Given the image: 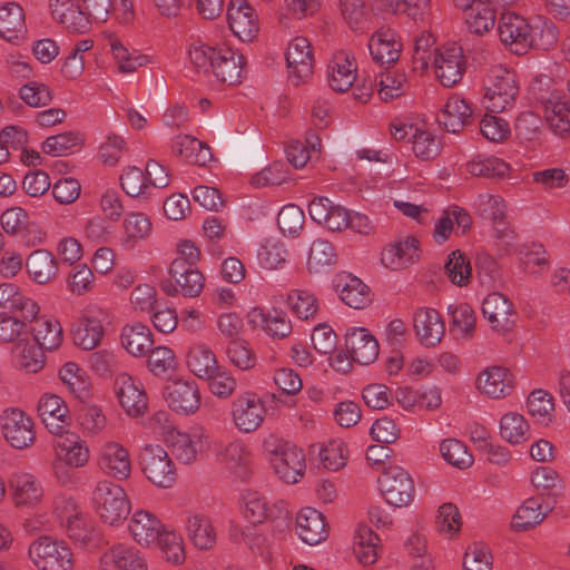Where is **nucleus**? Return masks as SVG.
Wrapping results in <instances>:
<instances>
[{
    "mask_svg": "<svg viewBox=\"0 0 570 570\" xmlns=\"http://www.w3.org/2000/svg\"><path fill=\"white\" fill-rule=\"evenodd\" d=\"M435 75L444 87L455 86L465 71V60L461 47L451 45L435 52Z\"/></svg>",
    "mask_w": 570,
    "mask_h": 570,
    "instance_id": "obj_10",
    "label": "nucleus"
},
{
    "mask_svg": "<svg viewBox=\"0 0 570 570\" xmlns=\"http://www.w3.org/2000/svg\"><path fill=\"white\" fill-rule=\"evenodd\" d=\"M465 22L471 32L482 36L494 27L495 11L489 4L473 0L466 9Z\"/></svg>",
    "mask_w": 570,
    "mask_h": 570,
    "instance_id": "obj_42",
    "label": "nucleus"
},
{
    "mask_svg": "<svg viewBox=\"0 0 570 570\" xmlns=\"http://www.w3.org/2000/svg\"><path fill=\"white\" fill-rule=\"evenodd\" d=\"M147 360L148 368L157 376H163L176 368V357L174 352L166 346L150 348Z\"/></svg>",
    "mask_w": 570,
    "mask_h": 570,
    "instance_id": "obj_58",
    "label": "nucleus"
},
{
    "mask_svg": "<svg viewBox=\"0 0 570 570\" xmlns=\"http://www.w3.org/2000/svg\"><path fill=\"white\" fill-rule=\"evenodd\" d=\"M414 330L422 344L435 346L444 335L445 326L441 314L434 308H419L414 314Z\"/></svg>",
    "mask_w": 570,
    "mask_h": 570,
    "instance_id": "obj_19",
    "label": "nucleus"
},
{
    "mask_svg": "<svg viewBox=\"0 0 570 570\" xmlns=\"http://www.w3.org/2000/svg\"><path fill=\"white\" fill-rule=\"evenodd\" d=\"M419 257V240L409 236L405 240L386 248L382 255V262L392 269H400L414 263Z\"/></svg>",
    "mask_w": 570,
    "mask_h": 570,
    "instance_id": "obj_32",
    "label": "nucleus"
},
{
    "mask_svg": "<svg viewBox=\"0 0 570 570\" xmlns=\"http://www.w3.org/2000/svg\"><path fill=\"white\" fill-rule=\"evenodd\" d=\"M168 274L185 297H197L204 288L205 277L202 272L196 267L186 266L181 261H173Z\"/></svg>",
    "mask_w": 570,
    "mask_h": 570,
    "instance_id": "obj_26",
    "label": "nucleus"
},
{
    "mask_svg": "<svg viewBox=\"0 0 570 570\" xmlns=\"http://www.w3.org/2000/svg\"><path fill=\"white\" fill-rule=\"evenodd\" d=\"M217 53L210 68L216 79L228 86L239 83L246 65L245 57L229 47L218 48Z\"/></svg>",
    "mask_w": 570,
    "mask_h": 570,
    "instance_id": "obj_17",
    "label": "nucleus"
},
{
    "mask_svg": "<svg viewBox=\"0 0 570 570\" xmlns=\"http://www.w3.org/2000/svg\"><path fill=\"white\" fill-rule=\"evenodd\" d=\"M345 347L351 358L361 365L373 363L380 352L376 338L364 327H354L346 332Z\"/></svg>",
    "mask_w": 570,
    "mask_h": 570,
    "instance_id": "obj_16",
    "label": "nucleus"
},
{
    "mask_svg": "<svg viewBox=\"0 0 570 570\" xmlns=\"http://www.w3.org/2000/svg\"><path fill=\"white\" fill-rule=\"evenodd\" d=\"M82 142L79 134L72 131L62 132L48 137L42 144L43 153L52 156H62L71 153L75 147Z\"/></svg>",
    "mask_w": 570,
    "mask_h": 570,
    "instance_id": "obj_56",
    "label": "nucleus"
},
{
    "mask_svg": "<svg viewBox=\"0 0 570 570\" xmlns=\"http://www.w3.org/2000/svg\"><path fill=\"white\" fill-rule=\"evenodd\" d=\"M189 540L200 550H209L216 544V531L208 517L190 514L186 521Z\"/></svg>",
    "mask_w": 570,
    "mask_h": 570,
    "instance_id": "obj_36",
    "label": "nucleus"
},
{
    "mask_svg": "<svg viewBox=\"0 0 570 570\" xmlns=\"http://www.w3.org/2000/svg\"><path fill=\"white\" fill-rule=\"evenodd\" d=\"M296 528L302 541L308 546L318 544L328 533L324 515L308 507L297 513Z\"/></svg>",
    "mask_w": 570,
    "mask_h": 570,
    "instance_id": "obj_22",
    "label": "nucleus"
},
{
    "mask_svg": "<svg viewBox=\"0 0 570 570\" xmlns=\"http://www.w3.org/2000/svg\"><path fill=\"white\" fill-rule=\"evenodd\" d=\"M227 21L233 33L244 42H252L259 32L257 13L247 0L228 2Z\"/></svg>",
    "mask_w": 570,
    "mask_h": 570,
    "instance_id": "obj_8",
    "label": "nucleus"
},
{
    "mask_svg": "<svg viewBox=\"0 0 570 570\" xmlns=\"http://www.w3.org/2000/svg\"><path fill=\"white\" fill-rule=\"evenodd\" d=\"M92 501L101 520L110 525L125 520L130 512L125 490L110 481H101L97 484Z\"/></svg>",
    "mask_w": 570,
    "mask_h": 570,
    "instance_id": "obj_3",
    "label": "nucleus"
},
{
    "mask_svg": "<svg viewBox=\"0 0 570 570\" xmlns=\"http://www.w3.org/2000/svg\"><path fill=\"white\" fill-rule=\"evenodd\" d=\"M542 502L537 498H530L523 502L517 510L511 521L512 530L517 532L528 531L540 524L547 517V512H542Z\"/></svg>",
    "mask_w": 570,
    "mask_h": 570,
    "instance_id": "obj_44",
    "label": "nucleus"
},
{
    "mask_svg": "<svg viewBox=\"0 0 570 570\" xmlns=\"http://www.w3.org/2000/svg\"><path fill=\"white\" fill-rule=\"evenodd\" d=\"M341 14L353 30L364 28L367 10L364 0H338Z\"/></svg>",
    "mask_w": 570,
    "mask_h": 570,
    "instance_id": "obj_59",
    "label": "nucleus"
},
{
    "mask_svg": "<svg viewBox=\"0 0 570 570\" xmlns=\"http://www.w3.org/2000/svg\"><path fill=\"white\" fill-rule=\"evenodd\" d=\"M402 45L391 29L377 30L368 41V49L374 61L384 66L395 63L401 53Z\"/></svg>",
    "mask_w": 570,
    "mask_h": 570,
    "instance_id": "obj_24",
    "label": "nucleus"
},
{
    "mask_svg": "<svg viewBox=\"0 0 570 570\" xmlns=\"http://www.w3.org/2000/svg\"><path fill=\"white\" fill-rule=\"evenodd\" d=\"M121 344L129 354L140 357L150 351L154 344L153 334L141 323L126 325L121 331Z\"/></svg>",
    "mask_w": 570,
    "mask_h": 570,
    "instance_id": "obj_35",
    "label": "nucleus"
},
{
    "mask_svg": "<svg viewBox=\"0 0 570 570\" xmlns=\"http://www.w3.org/2000/svg\"><path fill=\"white\" fill-rule=\"evenodd\" d=\"M341 284V299L350 307L360 309L371 303L370 288L360 278L346 275L340 279L337 287Z\"/></svg>",
    "mask_w": 570,
    "mask_h": 570,
    "instance_id": "obj_43",
    "label": "nucleus"
},
{
    "mask_svg": "<svg viewBox=\"0 0 570 570\" xmlns=\"http://www.w3.org/2000/svg\"><path fill=\"white\" fill-rule=\"evenodd\" d=\"M117 397L125 412L138 417L147 410V395L141 386L137 385L127 373L119 374L115 380Z\"/></svg>",
    "mask_w": 570,
    "mask_h": 570,
    "instance_id": "obj_18",
    "label": "nucleus"
},
{
    "mask_svg": "<svg viewBox=\"0 0 570 570\" xmlns=\"http://www.w3.org/2000/svg\"><path fill=\"white\" fill-rule=\"evenodd\" d=\"M29 276L38 284L51 282L58 273V262L47 249L33 250L26 261Z\"/></svg>",
    "mask_w": 570,
    "mask_h": 570,
    "instance_id": "obj_31",
    "label": "nucleus"
},
{
    "mask_svg": "<svg viewBox=\"0 0 570 570\" xmlns=\"http://www.w3.org/2000/svg\"><path fill=\"white\" fill-rule=\"evenodd\" d=\"M445 274L458 286H464L471 277L469 258L459 249L452 252L444 266Z\"/></svg>",
    "mask_w": 570,
    "mask_h": 570,
    "instance_id": "obj_52",
    "label": "nucleus"
},
{
    "mask_svg": "<svg viewBox=\"0 0 570 570\" xmlns=\"http://www.w3.org/2000/svg\"><path fill=\"white\" fill-rule=\"evenodd\" d=\"M305 222L304 212L299 206L288 204L284 206L277 216V224L284 235L298 236Z\"/></svg>",
    "mask_w": 570,
    "mask_h": 570,
    "instance_id": "obj_54",
    "label": "nucleus"
},
{
    "mask_svg": "<svg viewBox=\"0 0 570 570\" xmlns=\"http://www.w3.org/2000/svg\"><path fill=\"white\" fill-rule=\"evenodd\" d=\"M6 441L14 449L23 450L35 443L33 422L19 409H8L0 416Z\"/></svg>",
    "mask_w": 570,
    "mask_h": 570,
    "instance_id": "obj_6",
    "label": "nucleus"
},
{
    "mask_svg": "<svg viewBox=\"0 0 570 570\" xmlns=\"http://www.w3.org/2000/svg\"><path fill=\"white\" fill-rule=\"evenodd\" d=\"M165 399L169 407L180 414L194 413L200 405L199 390L194 381H173L165 389Z\"/></svg>",
    "mask_w": 570,
    "mask_h": 570,
    "instance_id": "obj_15",
    "label": "nucleus"
},
{
    "mask_svg": "<svg viewBox=\"0 0 570 570\" xmlns=\"http://www.w3.org/2000/svg\"><path fill=\"white\" fill-rule=\"evenodd\" d=\"M73 343L87 351L95 348L104 336V326L96 316H85L71 331Z\"/></svg>",
    "mask_w": 570,
    "mask_h": 570,
    "instance_id": "obj_39",
    "label": "nucleus"
},
{
    "mask_svg": "<svg viewBox=\"0 0 570 570\" xmlns=\"http://www.w3.org/2000/svg\"><path fill=\"white\" fill-rule=\"evenodd\" d=\"M472 109L466 100L459 96H452L448 99L443 109L438 114L439 125L448 132H460L471 120Z\"/></svg>",
    "mask_w": 570,
    "mask_h": 570,
    "instance_id": "obj_23",
    "label": "nucleus"
},
{
    "mask_svg": "<svg viewBox=\"0 0 570 570\" xmlns=\"http://www.w3.org/2000/svg\"><path fill=\"white\" fill-rule=\"evenodd\" d=\"M101 564L119 570H147L142 558L122 544L112 547L101 556Z\"/></svg>",
    "mask_w": 570,
    "mask_h": 570,
    "instance_id": "obj_41",
    "label": "nucleus"
},
{
    "mask_svg": "<svg viewBox=\"0 0 570 570\" xmlns=\"http://www.w3.org/2000/svg\"><path fill=\"white\" fill-rule=\"evenodd\" d=\"M544 118L551 130L561 137L570 134V100L551 96L543 102Z\"/></svg>",
    "mask_w": 570,
    "mask_h": 570,
    "instance_id": "obj_28",
    "label": "nucleus"
},
{
    "mask_svg": "<svg viewBox=\"0 0 570 570\" xmlns=\"http://www.w3.org/2000/svg\"><path fill=\"white\" fill-rule=\"evenodd\" d=\"M9 488L17 505L33 507L43 494L41 485L29 473H13L9 479Z\"/></svg>",
    "mask_w": 570,
    "mask_h": 570,
    "instance_id": "obj_27",
    "label": "nucleus"
},
{
    "mask_svg": "<svg viewBox=\"0 0 570 570\" xmlns=\"http://www.w3.org/2000/svg\"><path fill=\"white\" fill-rule=\"evenodd\" d=\"M28 556L38 570H72L73 554L63 542L42 535L29 546Z\"/></svg>",
    "mask_w": 570,
    "mask_h": 570,
    "instance_id": "obj_2",
    "label": "nucleus"
},
{
    "mask_svg": "<svg viewBox=\"0 0 570 570\" xmlns=\"http://www.w3.org/2000/svg\"><path fill=\"white\" fill-rule=\"evenodd\" d=\"M379 488L385 501L395 507H407L414 498V482L403 468L390 465L384 469L377 480Z\"/></svg>",
    "mask_w": 570,
    "mask_h": 570,
    "instance_id": "obj_4",
    "label": "nucleus"
},
{
    "mask_svg": "<svg viewBox=\"0 0 570 570\" xmlns=\"http://www.w3.org/2000/svg\"><path fill=\"white\" fill-rule=\"evenodd\" d=\"M20 98L30 107H43L51 102L52 94L48 86L36 81L23 85L19 90Z\"/></svg>",
    "mask_w": 570,
    "mask_h": 570,
    "instance_id": "obj_63",
    "label": "nucleus"
},
{
    "mask_svg": "<svg viewBox=\"0 0 570 570\" xmlns=\"http://www.w3.org/2000/svg\"><path fill=\"white\" fill-rule=\"evenodd\" d=\"M466 170L475 177L495 179L507 176L510 166L500 158L479 155L466 164Z\"/></svg>",
    "mask_w": 570,
    "mask_h": 570,
    "instance_id": "obj_45",
    "label": "nucleus"
},
{
    "mask_svg": "<svg viewBox=\"0 0 570 570\" xmlns=\"http://www.w3.org/2000/svg\"><path fill=\"white\" fill-rule=\"evenodd\" d=\"M187 365L199 379L210 377L218 367L215 354L204 345H197L189 350Z\"/></svg>",
    "mask_w": 570,
    "mask_h": 570,
    "instance_id": "obj_46",
    "label": "nucleus"
},
{
    "mask_svg": "<svg viewBox=\"0 0 570 570\" xmlns=\"http://www.w3.org/2000/svg\"><path fill=\"white\" fill-rule=\"evenodd\" d=\"M160 529V521L153 513L144 510L135 512L129 523L132 538L141 546L154 542L161 533Z\"/></svg>",
    "mask_w": 570,
    "mask_h": 570,
    "instance_id": "obj_37",
    "label": "nucleus"
},
{
    "mask_svg": "<svg viewBox=\"0 0 570 570\" xmlns=\"http://www.w3.org/2000/svg\"><path fill=\"white\" fill-rule=\"evenodd\" d=\"M101 469L118 480H124L130 474V460L126 449L118 443H108L99 459Z\"/></svg>",
    "mask_w": 570,
    "mask_h": 570,
    "instance_id": "obj_30",
    "label": "nucleus"
},
{
    "mask_svg": "<svg viewBox=\"0 0 570 570\" xmlns=\"http://www.w3.org/2000/svg\"><path fill=\"white\" fill-rule=\"evenodd\" d=\"M288 167L283 161H274L250 177V185L256 188L277 186L286 181Z\"/></svg>",
    "mask_w": 570,
    "mask_h": 570,
    "instance_id": "obj_55",
    "label": "nucleus"
},
{
    "mask_svg": "<svg viewBox=\"0 0 570 570\" xmlns=\"http://www.w3.org/2000/svg\"><path fill=\"white\" fill-rule=\"evenodd\" d=\"M483 102L490 112H504L511 109L519 95V85L513 71L495 66L490 69L484 81Z\"/></svg>",
    "mask_w": 570,
    "mask_h": 570,
    "instance_id": "obj_1",
    "label": "nucleus"
},
{
    "mask_svg": "<svg viewBox=\"0 0 570 570\" xmlns=\"http://www.w3.org/2000/svg\"><path fill=\"white\" fill-rule=\"evenodd\" d=\"M28 320L8 313H0V342L2 343H22L27 342L29 331L27 328Z\"/></svg>",
    "mask_w": 570,
    "mask_h": 570,
    "instance_id": "obj_49",
    "label": "nucleus"
},
{
    "mask_svg": "<svg viewBox=\"0 0 570 570\" xmlns=\"http://www.w3.org/2000/svg\"><path fill=\"white\" fill-rule=\"evenodd\" d=\"M443 459L458 469L470 468L473 463V456L468 452V448L459 440L448 439L440 445Z\"/></svg>",
    "mask_w": 570,
    "mask_h": 570,
    "instance_id": "obj_51",
    "label": "nucleus"
},
{
    "mask_svg": "<svg viewBox=\"0 0 570 570\" xmlns=\"http://www.w3.org/2000/svg\"><path fill=\"white\" fill-rule=\"evenodd\" d=\"M328 68V82L331 88L336 92L347 91L356 79V66L354 61L350 60L347 55L341 52L334 56Z\"/></svg>",
    "mask_w": 570,
    "mask_h": 570,
    "instance_id": "obj_33",
    "label": "nucleus"
},
{
    "mask_svg": "<svg viewBox=\"0 0 570 570\" xmlns=\"http://www.w3.org/2000/svg\"><path fill=\"white\" fill-rule=\"evenodd\" d=\"M532 484L543 494L557 497L563 489V481L550 466H539L531 476Z\"/></svg>",
    "mask_w": 570,
    "mask_h": 570,
    "instance_id": "obj_53",
    "label": "nucleus"
},
{
    "mask_svg": "<svg viewBox=\"0 0 570 570\" xmlns=\"http://www.w3.org/2000/svg\"><path fill=\"white\" fill-rule=\"evenodd\" d=\"M68 407L65 401L55 394H45L38 403V414L52 434H61L68 424Z\"/></svg>",
    "mask_w": 570,
    "mask_h": 570,
    "instance_id": "obj_21",
    "label": "nucleus"
},
{
    "mask_svg": "<svg viewBox=\"0 0 570 570\" xmlns=\"http://www.w3.org/2000/svg\"><path fill=\"white\" fill-rule=\"evenodd\" d=\"M265 415V405L254 393L240 394L232 403L233 422L240 432L256 431L262 425Z\"/></svg>",
    "mask_w": 570,
    "mask_h": 570,
    "instance_id": "obj_7",
    "label": "nucleus"
},
{
    "mask_svg": "<svg viewBox=\"0 0 570 570\" xmlns=\"http://www.w3.org/2000/svg\"><path fill=\"white\" fill-rule=\"evenodd\" d=\"M177 432L170 435L171 454L180 462L190 464L196 460L197 452H203L208 446V436L204 434L194 435Z\"/></svg>",
    "mask_w": 570,
    "mask_h": 570,
    "instance_id": "obj_34",
    "label": "nucleus"
},
{
    "mask_svg": "<svg viewBox=\"0 0 570 570\" xmlns=\"http://www.w3.org/2000/svg\"><path fill=\"white\" fill-rule=\"evenodd\" d=\"M529 424L515 412L504 414L500 420V435L511 444H520L528 440Z\"/></svg>",
    "mask_w": 570,
    "mask_h": 570,
    "instance_id": "obj_48",
    "label": "nucleus"
},
{
    "mask_svg": "<svg viewBox=\"0 0 570 570\" xmlns=\"http://www.w3.org/2000/svg\"><path fill=\"white\" fill-rule=\"evenodd\" d=\"M36 325L29 333L33 336V345H39L46 351L58 348L62 342V328L58 321L47 318H35Z\"/></svg>",
    "mask_w": 570,
    "mask_h": 570,
    "instance_id": "obj_40",
    "label": "nucleus"
},
{
    "mask_svg": "<svg viewBox=\"0 0 570 570\" xmlns=\"http://www.w3.org/2000/svg\"><path fill=\"white\" fill-rule=\"evenodd\" d=\"M412 145L415 156L423 160L435 158L441 150V144L434 135L417 128L412 134Z\"/></svg>",
    "mask_w": 570,
    "mask_h": 570,
    "instance_id": "obj_57",
    "label": "nucleus"
},
{
    "mask_svg": "<svg viewBox=\"0 0 570 570\" xmlns=\"http://www.w3.org/2000/svg\"><path fill=\"white\" fill-rule=\"evenodd\" d=\"M531 24L515 13H504L499 21V36L502 43L515 55L527 53Z\"/></svg>",
    "mask_w": 570,
    "mask_h": 570,
    "instance_id": "obj_13",
    "label": "nucleus"
},
{
    "mask_svg": "<svg viewBox=\"0 0 570 570\" xmlns=\"http://www.w3.org/2000/svg\"><path fill=\"white\" fill-rule=\"evenodd\" d=\"M56 452L58 461L53 463V469L59 479L62 478L60 470H63V463L71 468H81L86 465L89 459V450L85 442L75 433L62 432L56 434Z\"/></svg>",
    "mask_w": 570,
    "mask_h": 570,
    "instance_id": "obj_9",
    "label": "nucleus"
},
{
    "mask_svg": "<svg viewBox=\"0 0 570 570\" xmlns=\"http://www.w3.org/2000/svg\"><path fill=\"white\" fill-rule=\"evenodd\" d=\"M286 62L289 69V78L295 86L305 81L313 73L314 57L311 43L305 37H296L289 42L286 51Z\"/></svg>",
    "mask_w": 570,
    "mask_h": 570,
    "instance_id": "obj_12",
    "label": "nucleus"
},
{
    "mask_svg": "<svg viewBox=\"0 0 570 570\" xmlns=\"http://www.w3.org/2000/svg\"><path fill=\"white\" fill-rule=\"evenodd\" d=\"M482 313L492 330L502 334L515 325V312L512 302L499 292L490 293L482 303Z\"/></svg>",
    "mask_w": 570,
    "mask_h": 570,
    "instance_id": "obj_11",
    "label": "nucleus"
},
{
    "mask_svg": "<svg viewBox=\"0 0 570 570\" xmlns=\"http://www.w3.org/2000/svg\"><path fill=\"white\" fill-rule=\"evenodd\" d=\"M287 305L292 312L301 320L314 317L318 309L315 295L305 289H293L288 293Z\"/></svg>",
    "mask_w": 570,
    "mask_h": 570,
    "instance_id": "obj_50",
    "label": "nucleus"
},
{
    "mask_svg": "<svg viewBox=\"0 0 570 570\" xmlns=\"http://www.w3.org/2000/svg\"><path fill=\"white\" fill-rule=\"evenodd\" d=\"M156 540L167 561L179 564L185 560L183 540L179 535L164 531Z\"/></svg>",
    "mask_w": 570,
    "mask_h": 570,
    "instance_id": "obj_61",
    "label": "nucleus"
},
{
    "mask_svg": "<svg viewBox=\"0 0 570 570\" xmlns=\"http://www.w3.org/2000/svg\"><path fill=\"white\" fill-rule=\"evenodd\" d=\"M250 322L263 326L265 332L274 338H285L292 333V323L283 311L274 309L272 313H264L255 308L250 313Z\"/></svg>",
    "mask_w": 570,
    "mask_h": 570,
    "instance_id": "obj_38",
    "label": "nucleus"
},
{
    "mask_svg": "<svg viewBox=\"0 0 570 570\" xmlns=\"http://www.w3.org/2000/svg\"><path fill=\"white\" fill-rule=\"evenodd\" d=\"M272 466L279 479L286 483H295L305 471V459L302 450L283 444L272 451Z\"/></svg>",
    "mask_w": 570,
    "mask_h": 570,
    "instance_id": "obj_14",
    "label": "nucleus"
},
{
    "mask_svg": "<svg viewBox=\"0 0 570 570\" xmlns=\"http://www.w3.org/2000/svg\"><path fill=\"white\" fill-rule=\"evenodd\" d=\"M142 472L159 488H170L176 480V469L168 453L160 445H147L141 453Z\"/></svg>",
    "mask_w": 570,
    "mask_h": 570,
    "instance_id": "obj_5",
    "label": "nucleus"
},
{
    "mask_svg": "<svg viewBox=\"0 0 570 570\" xmlns=\"http://www.w3.org/2000/svg\"><path fill=\"white\" fill-rule=\"evenodd\" d=\"M476 386L488 396L501 399L512 393L514 376L505 367L492 366L478 376Z\"/></svg>",
    "mask_w": 570,
    "mask_h": 570,
    "instance_id": "obj_20",
    "label": "nucleus"
},
{
    "mask_svg": "<svg viewBox=\"0 0 570 570\" xmlns=\"http://www.w3.org/2000/svg\"><path fill=\"white\" fill-rule=\"evenodd\" d=\"M26 32L24 12L20 4L8 2L0 7V37L9 42L23 38Z\"/></svg>",
    "mask_w": 570,
    "mask_h": 570,
    "instance_id": "obj_29",
    "label": "nucleus"
},
{
    "mask_svg": "<svg viewBox=\"0 0 570 570\" xmlns=\"http://www.w3.org/2000/svg\"><path fill=\"white\" fill-rule=\"evenodd\" d=\"M0 307L12 314L20 313L28 321H33L40 311L38 304L22 295L12 283L0 284Z\"/></svg>",
    "mask_w": 570,
    "mask_h": 570,
    "instance_id": "obj_25",
    "label": "nucleus"
},
{
    "mask_svg": "<svg viewBox=\"0 0 570 570\" xmlns=\"http://www.w3.org/2000/svg\"><path fill=\"white\" fill-rule=\"evenodd\" d=\"M558 42L557 31L553 26H531L527 46V52L530 49L547 51Z\"/></svg>",
    "mask_w": 570,
    "mask_h": 570,
    "instance_id": "obj_62",
    "label": "nucleus"
},
{
    "mask_svg": "<svg viewBox=\"0 0 570 570\" xmlns=\"http://www.w3.org/2000/svg\"><path fill=\"white\" fill-rule=\"evenodd\" d=\"M493 557L484 547L473 543L463 557V570H492Z\"/></svg>",
    "mask_w": 570,
    "mask_h": 570,
    "instance_id": "obj_64",
    "label": "nucleus"
},
{
    "mask_svg": "<svg viewBox=\"0 0 570 570\" xmlns=\"http://www.w3.org/2000/svg\"><path fill=\"white\" fill-rule=\"evenodd\" d=\"M385 10L405 14L414 21H423L431 9V0H381Z\"/></svg>",
    "mask_w": 570,
    "mask_h": 570,
    "instance_id": "obj_47",
    "label": "nucleus"
},
{
    "mask_svg": "<svg viewBox=\"0 0 570 570\" xmlns=\"http://www.w3.org/2000/svg\"><path fill=\"white\" fill-rule=\"evenodd\" d=\"M527 407L529 414L539 421H550L554 404L552 396L543 390H534L528 397Z\"/></svg>",
    "mask_w": 570,
    "mask_h": 570,
    "instance_id": "obj_60",
    "label": "nucleus"
}]
</instances>
